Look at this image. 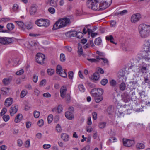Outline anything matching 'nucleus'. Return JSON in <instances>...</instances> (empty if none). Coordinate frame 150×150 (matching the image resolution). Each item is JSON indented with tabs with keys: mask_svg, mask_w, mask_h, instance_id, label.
Returning <instances> with one entry per match:
<instances>
[{
	"mask_svg": "<svg viewBox=\"0 0 150 150\" xmlns=\"http://www.w3.org/2000/svg\"><path fill=\"white\" fill-rule=\"evenodd\" d=\"M112 2V0H87V5L93 10H104L110 5Z\"/></svg>",
	"mask_w": 150,
	"mask_h": 150,
	"instance_id": "obj_1",
	"label": "nucleus"
},
{
	"mask_svg": "<svg viewBox=\"0 0 150 150\" xmlns=\"http://www.w3.org/2000/svg\"><path fill=\"white\" fill-rule=\"evenodd\" d=\"M140 36L142 38H146L150 35V25L146 24H141L138 27Z\"/></svg>",
	"mask_w": 150,
	"mask_h": 150,
	"instance_id": "obj_2",
	"label": "nucleus"
},
{
	"mask_svg": "<svg viewBox=\"0 0 150 150\" xmlns=\"http://www.w3.org/2000/svg\"><path fill=\"white\" fill-rule=\"evenodd\" d=\"M35 23L38 26L47 28L49 25L50 21L48 19L41 18L36 20Z\"/></svg>",
	"mask_w": 150,
	"mask_h": 150,
	"instance_id": "obj_3",
	"label": "nucleus"
},
{
	"mask_svg": "<svg viewBox=\"0 0 150 150\" xmlns=\"http://www.w3.org/2000/svg\"><path fill=\"white\" fill-rule=\"evenodd\" d=\"M125 107L124 106L118 105L115 111L116 116L117 117L120 118L122 117H123L124 114L123 113L125 109Z\"/></svg>",
	"mask_w": 150,
	"mask_h": 150,
	"instance_id": "obj_4",
	"label": "nucleus"
},
{
	"mask_svg": "<svg viewBox=\"0 0 150 150\" xmlns=\"http://www.w3.org/2000/svg\"><path fill=\"white\" fill-rule=\"evenodd\" d=\"M143 52L146 54L145 56H148V52L150 51V42L149 40H146L143 46Z\"/></svg>",
	"mask_w": 150,
	"mask_h": 150,
	"instance_id": "obj_5",
	"label": "nucleus"
},
{
	"mask_svg": "<svg viewBox=\"0 0 150 150\" xmlns=\"http://www.w3.org/2000/svg\"><path fill=\"white\" fill-rule=\"evenodd\" d=\"M63 28L69 26L71 24L70 19L67 17H64L59 19Z\"/></svg>",
	"mask_w": 150,
	"mask_h": 150,
	"instance_id": "obj_6",
	"label": "nucleus"
},
{
	"mask_svg": "<svg viewBox=\"0 0 150 150\" xmlns=\"http://www.w3.org/2000/svg\"><path fill=\"white\" fill-rule=\"evenodd\" d=\"M12 42L11 39L9 38L1 37L0 38V45L8 44Z\"/></svg>",
	"mask_w": 150,
	"mask_h": 150,
	"instance_id": "obj_7",
	"label": "nucleus"
},
{
	"mask_svg": "<svg viewBox=\"0 0 150 150\" xmlns=\"http://www.w3.org/2000/svg\"><path fill=\"white\" fill-rule=\"evenodd\" d=\"M141 18V16L139 13L133 14L131 18V21L132 23H135L139 21Z\"/></svg>",
	"mask_w": 150,
	"mask_h": 150,
	"instance_id": "obj_8",
	"label": "nucleus"
},
{
	"mask_svg": "<svg viewBox=\"0 0 150 150\" xmlns=\"http://www.w3.org/2000/svg\"><path fill=\"white\" fill-rule=\"evenodd\" d=\"M123 145L127 147H130L134 143L133 140L128 139H123Z\"/></svg>",
	"mask_w": 150,
	"mask_h": 150,
	"instance_id": "obj_9",
	"label": "nucleus"
},
{
	"mask_svg": "<svg viewBox=\"0 0 150 150\" xmlns=\"http://www.w3.org/2000/svg\"><path fill=\"white\" fill-rule=\"evenodd\" d=\"M18 109V106L16 105H13L11 106L10 110V113L11 116H13L17 112Z\"/></svg>",
	"mask_w": 150,
	"mask_h": 150,
	"instance_id": "obj_10",
	"label": "nucleus"
},
{
	"mask_svg": "<svg viewBox=\"0 0 150 150\" xmlns=\"http://www.w3.org/2000/svg\"><path fill=\"white\" fill-rule=\"evenodd\" d=\"M122 100L125 102H127L129 100L130 98L129 94L128 93L124 92L122 95Z\"/></svg>",
	"mask_w": 150,
	"mask_h": 150,
	"instance_id": "obj_11",
	"label": "nucleus"
},
{
	"mask_svg": "<svg viewBox=\"0 0 150 150\" xmlns=\"http://www.w3.org/2000/svg\"><path fill=\"white\" fill-rule=\"evenodd\" d=\"M62 28L63 27L61 25L60 20L59 19L56 21L54 24L52 28V29L56 30Z\"/></svg>",
	"mask_w": 150,
	"mask_h": 150,
	"instance_id": "obj_12",
	"label": "nucleus"
},
{
	"mask_svg": "<svg viewBox=\"0 0 150 150\" xmlns=\"http://www.w3.org/2000/svg\"><path fill=\"white\" fill-rule=\"evenodd\" d=\"M65 115L66 117L69 120H72L74 118V115L73 113L69 111L66 112Z\"/></svg>",
	"mask_w": 150,
	"mask_h": 150,
	"instance_id": "obj_13",
	"label": "nucleus"
},
{
	"mask_svg": "<svg viewBox=\"0 0 150 150\" xmlns=\"http://www.w3.org/2000/svg\"><path fill=\"white\" fill-rule=\"evenodd\" d=\"M12 102L13 99L12 98H8L6 100L4 105L6 107H9L12 104Z\"/></svg>",
	"mask_w": 150,
	"mask_h": 150,
	"instance_id": "obj_14",
	"label": "nucleus"
},
{
	"mask_svg": "<svg viewBox=\"0 0 150 150\" xmlns=\"http://www.w3.org/2000/svg\"><path fill=\"white\" fill-rule=\"evenodd\" d=\"M91 93L92 96L95 98L100 96L98 92V90L97 88H94L91 90Z\"/></svg>",
	"mask_w": 150,
	"mask_h": 150,
	"instance_id": "obj_15",
	"label": "nucleus"
},
{
	"mask_svg": "<svg viewBox=\"0 0 150 150\" xmlns=\"http://www.w3.org/2000/svg\"><path fill=\"white\" fill-rule=\"evenodd\" d=\"M67 89L66 87L64 86H63L60 89V93L61 96L64 98L66 94Z\"/></svg>",
	"mask_w": 150,
	"mask_h": 150,
	"instance_id": "obj_16",
	"label": "nucleus"
},
{
	"mask_svg": "<svg viewBox=\"0 0 150 150\" xmlns=\"http://www.w3.org/2000/svg\"><path fill=\"white\" fill-rule=\"evenodd\" d=\"M45 57H36V62L39 64H43Z\"/></svg>",
	"mask_w": 150,
	"mask_h": 150,
	"instance_id": "obj_17",
	"label": "nucleus"
},
{
	"mask_svg": "<svg viewBox=\"0 0 150 150\" xmlns=\"http://www.w3.org/2000/svg\"><path fill=\"white\" fill-rule=\"evenodd\" d=\"M86 59L91 63H97L100 60L99 57H97L96 59L86 58Z\"/></svg>",
	"mask_w": 150,
	"mask_h": 150,
	"instance_id": "obj_18",
	"label": "nucleus"
},
{
	"mask_svg": "<svg viewBox=\"0 0 150 150\" xmlns=\"http://www.w3.org/2000/svg\"><path fill=\"white\" fill-rule=\"evenodd\" d=\"M22 115L21 114H18L15 119V122L16 123H18L20 122L22 118Z\"/></svg>",
	"mask_w": 150,
	"mask_h": 150,
	"instance_id": "obj_19",
	"label": "nucleus"
},
{
	"mask_svg": "<svg viewBox=\"0 0 150 150\" xmlns=\"http://www.w3.org/2000/svg\"><path fill=\"white\" fill-rule=\"evenodd\" d=\"M61 138L64 141H67L69 139V135L67 134L62 133L61 134Z\"/></svg>",
	"mask_w": 150,
	"mask_h": 150,
	"instance_id": "obj_20",
	"label": "nucleus"
},
{
	"mask_svg": "<svg viewBox=\"0 0 150 150\" xmlns=\"http://www.w3.org/2000/svg\"><path fill=\"white\" fill-rule=\"evenodd\" d=\"M11 81V79L10 78H5L3 80L2 82L4 85H7L10 83Z\"/></svg>",
	"mask_w": 150,
	"mask_h": 150,
	"instance_id": "obj_21",
	"label": "nucleus"
},
{
	"mask_svg": "<svg viewBox=\"0 0 150 150\" xmlns=\"http://www.w3.org/2000/svg\"><path fill=\"white\" fill-rule=\"evenodd\" d=\"M100 78V75L98 72L94 73L92 75V78L93 80L97 81Z\"/></svg>",
	"mask_w": 150,
	"mask_h": 150,
	"instance_id": "obj_22",
	"label": "nucleus"
},
{
	"mask_svg": "<svg viewBox=\"0 0 150 150\" xmlns=\"http://www.w3.org/2000/svg\"><path fill=\"white\" fill-rule=\"evenodd\" d=\"M9 89V88H2L1 89V93L3 95H6L8 92Z\"/></svg>",
	"mask_w": 150,
	"mask_h": 150,
	"instance_id": "obj_23",
	"label": "nucleus"
},
{
	"mask_svg": "<svg viewBox=\"0 0 150 150\" xmlns=\"http://www.w3.org/2000/svg\"><path fill=\"white\" fill-rule=\"evenodd\" d=\"M106 39L108 41H110V42L112 43L116 44V43L113 41L114 39L112 35L106 36Z\"/></svg>",
	"mask_w": 150,
	"mask_h": 150,
	"instance_id": "obj_24",
	"label": "nucleus"
},
{
	"mask_svg": "<svg viewBox=\"0 0 150 150\" xmlns=\"http://www.w3.org/2000/svg\"><path fill=\"white\" fill-rule=\"evenodd\" d=\"M16 23L18 26L22 30H24L25 29L24 24L23 22L21 21H17Z\"/></svg>",
	"mask_w": 150,
	"mask_h": 150,
	"instance_id": "obj_25",
	"label": "nucleus"
},
{
	"mask_svg": "<svg viewBox=\"0 0 150 150\" xmlns=\"http://www.w3.org/2000/svg\"><path fill=\"white\" fill-rule=\"evenodd\" d=\"M57 0H51L50 1V5L54 7H57Z\"/></svg>",
	"mask_w": 150,
	"mask_h": 150,
	"instance_id": "obj_26",
	"label": "nucleus"
},
{
	"mask_svg": "<svg viewBox=\"0 0 150 150\" xmlns=\"http://www.w3.org/2000/svg\"><path fill=\"white\" fill-rule=\"evenodd\" d=\"M136 147L138 149H142L144 148V145L142 143H138L136 145Z\"/></svg>",
	"mask_w": 150,
	"mask_h": 150,
	"instance_id": "obj_27",
	"label": "nucleus"
},
{
	"mask_svg": "<svg viewBox=\"0 0 150 150\" xmlns=\"http://www.w3.org/2000/svg\"><path fill=\"white\" fill-rule=\"evenodd\" d=\"M37 9L35 6L32 5L30 10V12L31 15L34 14L36 11Z\"/></svg>",
	"mask_w": 150,
	"mask_h": 150,
	"instance_id": "obj_28",
	"label": "nucleus"
},
{
	"mask_svg": "<svg viewBox=\"0 0 150 150\" xmlns=\"http://www.w3.org/2000/svg\"><path fill=\"white\" fill-rule=\"evenodd\" d=\"M69 34V36L70 37L76 36L77 31H71L67 33Z\"/></svg>",
	"mask_w": 150,
	"mask_h": 150,
	"instance_id": "obj_29",
	"label": "nucleus"
},
{
	"mask_svg": "<svg viewBox=\"0 0 150 150\" xmlns=\"http://www.w3.org/2000/svg\"><path fill=\"white\" fill-rule=\"evenodd\" d=\"M107 111L109 115H111L113 111V107L110 105L108 107Z\"/></svg>",
	"mask_w": 150,
	"mask_h": 150,
	"instance_id": "obj_30",
	"label": "nucleus"
},
{
	"mask_svg": "<svg viewBox=\"0 0 150 150\" xmlns=\"http://www.w3.org/2000/svg\"><path fill=\"white\" fill-rule=\"evenodd\" d=\"M7 28L10 31L12 30L14 28V25L11 23H9L7 25Z\"/></svg>",
	"mask_w": 150,
	"mask_h": 150,
	"instance_id": "obj_31",
	"label": "nucleus"
},
{
	"mask_svg": "<svg viewBox=\"0 0 150 150\" xmlns=\"http://www.w3.org/2000/svg\"><path fill=\"white\" fill-rule=\"evenodd\" d=\"M94 43L96 45H99L102 43V40L100 38H98L96 39Z\"/></svg>",
	"mask_w": 150,
	"mask_h": 150,
	"instance_id": "obj_32",
	"label": "nucleus"
},
{
	"mask_svg": "<svg viewBox=\"0 0 150 150\" xmlns=\"http://www.w3.org/2000/svg\"><path fill=\"white\" fill-rule=\"evenodd\" d=\"M139 94L141 98H143V100L145 99L144 98L145 97L146 98L147 97V96L145 95V92L144 91H142L140 92H139Z\"/></svg>",
	"mask_w": 150,
	"mask_h": 150,
	"instance_id": "obj_33",
	"label": "nucleus"
},
{
	"mask_svg": "<svg viewBox=\"0 0 150 150\" xmlns=\"http://www.w3.org/2000/svg\"><path fill=\"white\" fill-rule=\"evenodd\" d=\"M137 81H131L129 82V84L132 86V88H131L132 89H135L136 88V85L137 83Z\"/></svg>",
	"mask_w": 150,
	"mask_h": 150,
	"instance_id": "obj_34",
	"label": "nucleus"
},
{
	"mask_svg": "<svg viewBox=\"0 0 150 150\" xmlns=\"http://www.w3.org/2000/svg\"><path fill=\"white\" fill-rule=\"evenodd\" d=\"M63 71L61 66L60 65H58L57 67L56 71L57 74H59Z\"/></svg>",
	"mask_w": 150,
	"mask_h": 150,
	"instance_id": "obj_35",
	"label": "nucleus"
},
{
	"mask_svg": "<svg viewBox=\"0 0 150 150\" xmlns=\"http://www.w3.org/2000/svg\"><path fill=\"white\" fill-rule=\"evenodd\" d=\"M78 88L80 91L81 92H84L85 90V89L84 86L83 84H80L78 85Z\"/></svg>",
	"mask_w": 150,
	"mask_h": 150,
	"instance_id": "obj_36",
	"label": "nucleus"
},
{
	"mask_svg": "<svg viewBox=\"0 0 150 150\" xmlns=\"http://www.w3.org/2000/svg\"><path fill=\"white\" fill-rule=\"evenodd\" d=\"M106 123L104 122H100L98 124V127L100 128L103 129L105 128L106 126Z\"/></svg>",
	"mask_w": 150,
	"mask_h": 150,
	"instance_id": "obj_37",
	"label": "nucleus"
},
{
	"mask_svg": "<svg viewBox=\"0 0 150 150\" xmlns=\"http://www.w3.org/2000/svg\"><path fill=\"white\" fill-rule=\"evenodd\" d=\"M103 100V97L101 96H99L95 98V101L96 103H99L101 101Z\"/></svg>",
	"mask_w": 150,
	"mask_h": 150,
	"instance_id": "obj_38",
	"label": "nucleus"
},
{
	"mask_svg": "<svg viewBox=\"0 0 150 150\" xmlns=\"http://www.w3.org/2000/svg\"><path fill=\"white\" fill-rule=\"evenodd\" d=\"M127 11L126 10H124L122 11H119L116 13L117 15H120L121 16H123L126 14L127 13Z\"/></svg>",
	"mask_w": 150,
	"mask_h": 150,
	"instance_id": "obj_39",
	"label": "nucleus"
},
{
	"mask_svg": "<svg viewBox=\"0 0 150 150\" xmlns=\"http://www.w3.org/2000/svg\"><path fill=\"white\" fill-rule=\"evenodd\" d=\"M78 54L79 55H81L83 53V49L81 46L80 45V44H78Z\"/></svg>",
	"mask_w": 150,
	"mask_h": 150,
	"instance_id": "obj_40",
	"label": "nucleus"
},
{
	"mask_svg": "<svg viewBox=\"0 0 150 150\" xmlns=\"http://www.w3.org/2000/svg\"><path fill=\"white\" fill-rule=\"evenodd\" d=\"M48 74L49 75H53L54 72V70L53 69H49L47 70Z\"/></svg>",
	"mask_w": 150,
	"mask_h": 150,
	"instance_id": "obj_41",
	"label": "nucleus"
},
{
	"mask_svg": "<svg viewBox=\"0 0 150 150\" xmlns=\"http://www.w3.org/2000/svg\"><path fill=\"white\" fill-rule=\"evenodd\" d=\"M126 87V85L125 83L122 82L120 85L119 88L120 90L122 91L124 90Z\"/></svg>",
	"mask_w": 150,
	"mask_h": 150,
	"instance_id": "obj_42",
	"label": "nucleus"
},
{
	"mask_svg": "<svg viewBox=\"0 0 150 150\" xmlns=\"http://www.w3.org/2000/svg\"><path fill=\"white\" fill-rule=\"evenodd\" d=\"M53 116L52 114L50 115L48 117L47 120L48 123H51L52 121Z\"/></svg>",
	"mask_w": 150,
	"mask_h": 150,
	"instance_id": "obj_43",
	"label": "nucleus"
},
{
	"mask_svg": "<svg viewBox=\"0 0 150 150\" xmlns=\"http://www.w3.org/2000/svg\"><path fill=\"white\" fill-rule=\"evenodd\" d=\"M27 93V91L24 90H23V91H22L21 92L20 95L21 98H23L26 95Z\"/></svg>",
	"mask_w": 150,
	"mask_h": 150,
	"instance_id": "obj_44",
	"label": "nucleus"
},
{
	"mask_svg": "<svg viewBox=\"0 0 150 150\" xmlns=\"http://www.w3.org/2000/svg\"><path fill=\"white\" fill-rule=\"evenodd\" d=\"M3 119L4 121L7 122L9 120L10 117L8 115H5L3 116Z\"/></svg>",
	"mask_w": 150,
	"mask_h": 150,
	"instance_id": "obj_45",
	"label": "nucleus"
},
{
	"mask_svg": "<svg viewBox=\"0 0 150 150\" xmlns=\"http://www.w3.org/2000/svg\"><path fill=\"white\" fill-rule=\"evenodd\" d=\"M59 74L61 76L64 78H66L67 76V74L65 70H63Z\"/></svg>",
	"mask_w": 150,
	"mask_h": 150,
	"instance_id": "obj_46",
	"label": "nucleus"
},
{
	"mask_svg": "<svg viewBox=\"0 0 150 150\" xmlns=\"http://www.w3.org/2000/svg\"><path fill=\"white\" fill-rule=\"evenodd\" d=\"M83 34L81 32H77L76 35V36L77 38H82L83 36Z\"/></svg>",
	"mask_w": 150,
	"mask_h": 150,
	"instance_id": "obj_47",
	"label": "nucleus"
},
{
	"mask_svg": "<svg viewBox=\"0 0 150 150\" xmlns=\"http://www.w3.org/2000/svg\"><path fill=\"white\" fill-rule=\"evenodd\" d=\"M108 82V80L106 79H102L100 82L101 84L103 85H105Z\"/></svg>",
	"mask_w": 150,
	"mask_h": 150,
	"instance_id": "obj_48",
	"label": "nucleus"
},
{
	"mask_svg": "<svg viewBox=\"0 0 150 150\" xmlns=\"http://www.w3.org/2000/svg\"><path fill=\"white\" fill-rule=\"evenodd\" d=\"M56 130L58 132H61L62 131V128L61 126L59 124H58L56 127Z\"/></svg>",
	"mask_w": 150,
	"mask_h": 150,
	"instance_id": "obj_49",
	"label": "nucleus"
},
{
	"mask_svg": "<svg viewBox=\"0 0 150 150\" xmlns=\"http://www.w3.org/2000/svg\"><path fill=\"white\" fill-rule=\"evenodd\" d=\"M110 85L114 87L117 84V83L116 81L113 79L112 80L110 81Z\"/></svg>",
	"mask_w": 150,
	"mask_h": 150,
	"instance_id": "obj_50",
	"label": "nucleus"
},
{
	"mask_svg": "<svg viewBox=\"0 0 150 150\" xmlns=\"http://www.w3.org/2000/svg\"><path fill=\"white\" fill-rule=\"evenodd\" d=\"M40 113L39 112L35 111L34 112V116L35 118H38L40 116Z\"/></svg>",
	"mask_w": 150,
	"mask_h": 150,
	"instance_id": "obj_51",
	"label": "nucleus"
},
{
	"mask_svg": "<svg viewBox=\"0 0 150 150\" xmlns=\"http://www.w3.org/2000/svg\"><path fill=\"white\" fill-rule=\"evenodd\" d=\"M49 12L51 14H54L55 13V10L53 8L50 7L48 9Z\"/></svg>",
	"mask_w": 150,
	"mask_h": 150,
	"instance_id": "obj_52",
	"label": "nucleus"
},
{
	"mask_svg": "<svg viewBox=\"0 0 150 150\" xmlns=\"http://www.w3.org/2000/svg\"><path fill=\"white\" fill-rule=\"evenodd\" d=\"M7 109L6 108H4L3 109L1 110V112H0V115L1 116L3 115H4L6 112Z\"/></svg>",
	"mask_w": 150,
	"mask_h": 150,
	"instance_id": "obj_53",
	"label": "nucleus"
},
{
	"mask_svg": "<svg viewBox=\"0 0 150 150\" xmlns=\"http://www.w3.org/2000/svg\"><path fill=\"white\" fill-rule=\"evenodd\" d=\"M57 109V113H60L62 111V108L61 105H58Z\"/></svg>",
	"mask_w": 150,
	"mask_h": 150,
	"instance_id": "obj_54",
	"label": "nucleus"
},
{
	"mask_svg": "<svg viewBox=\"0 0 150 150\" xmlns=\"http://www.w3.org/2000/svg\"><path fill=\"white\" fill-rule=\"evenodd\" d=\"M44 121L42 119H40L38 122V125L40 127H41L43 125Z\"/></svg>",
	"mask_w": 150,
	"mask_h": 150,
	"instance_id": "obj_55",
	"label": "nucleus"
},
{
	"mask_svg": "<svg viewBox=\"0 0 150 150\" xmlns=\"http://www.w3.org/2000/svg\"><path fill=\"white\" fill-rule=\"evenodd\" d=\"M139 70L142 73H144V72H146V68L145 67H142L140 68Z\"/></svg>",
	"mask_w": 150,
	"mask_h": 150,
	"instance_id": "obj_56",
	"label": "nucleus"
},
{
	"mask_svg": "<svg viewBox=\"0 0 150 150\" xmlns=\"http://www.w3.org/2000/svg\"><path fill=\"white\" fill-rule=\"evenodd\" d=\"M24 70L23 69H21L20 70L16 72V73L17 75H22L24 73Z\"/></svg>",
	"mask_w": 150,
	"mask_h": 150,
	"instance_id": "obj_57",
	"label": "nucleus"
},
{
	"mask_svg": "<svg viewBox=\"0 0 150 150\" xmlns=\"http://www.w3.org/2000/svg\"><path fill=\"white\" fill-rule=\"evenodd\" d=\"M98 90V92L100 96H101L103 93V90L102 88L97 89Z\"/></svg>",
	"mask_w": 150,
	"mask_h": 150,
	"instance_id": "obj_58",
	"label": "nucleus"
},
{
	"mask_svg": "<svg viewBox=\"0 0 150 150\" xmlns=\"http://www.w3.org/2000/svg\"><path fill=\"white\" fill-rule=\"evenodd\" d=\"M73 72L72 71L69 72L68 73V77L70 79H72L73 78Z\"/></svg>",
	"mask_w": 150,
	"mask_h": 150,
	"instance_id": "obj_59",
	"label": "nucleus"
},
{
	"mask_svg": "<svg viewBox=\"0 0 150 150\" xmlns=\"http://www.w3.org/2000/svg\"><path fill=\"white\" fill-rule=\"evenodd\" d=\"M30 140H27L25 144V147H28L30 146Z\"/></svg>",
	"mask_w": 150,
	"mask_h": 150,
	"instance_id": "obj_60",
	"label": "nucleus"
},
{
	"mask_svg": "<svg viewBox=\"0 0 150 150\" xmlns=\"http://www.w3.org/2000/svg\"><path fill=\"white\" fill-rule=\"evenodd\" d=\"M19 8V6L16 4H15L13 5V10L14 11H16L18 10Z\"/></svg>",
	"mask_w": 150,
	"mask_h": 150,
	"instance_id": "obj_61",
	"label": "nucleus"
},
{
	"mask_svg": "<svg viewBox=\"0 0 150 150\" xmlns=\"http://www.w3.org/2000/svg\"><path fill=\"white\" fill-rule=\"evenodd\" d=\"M117 139L114 137H111L109 139V141L111 142H116Z\"/></svg>",
	"mask_w": 150,
	"mask_h": 150,
	"instance_id": "obj_62",
	"label": "nucleus"
},
{
	"mask_svg": "<svg viewBox=\"0 0 150 150\" xmlns=\"http://www.w3.org/2000/svg\"><path fill=\"white\" fill-rule=\"evenodd\" d=\"M43 96L45 97L49 98L51 96V95L49 93H43Z\"/></svg>",
	"mask_w": 150,
	"mask_h": 150,
	"instance_id": "obj_63",
	"label": "nucleus"
},
{
	"mask_svg": "<svg viewBox=\"0 0 150 150\" xmlns=\"http://www.w3.org/2000/svg\"><path fill=\"white\" fill-rule=\"evenodd\" d=\"M96 53L100 56H103L105 55V54L104 53L100 52L98 51H97Z\"/></svg>",
	"mask_w": 150,
	"mask_h": 150,
	"instance_id": "obj_64",
	"label": "nucleus"
}]
</instances>
